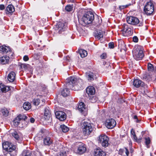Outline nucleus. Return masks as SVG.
Here are the masks:
<instances>
[{
	"label": "nucleus",
	"mask_w": 156,
	"mask_h": 156,
	"mask_svg": "<svg viewBox=\"0 0 156 156\" xmlns=\"http://www.w3.org/2000/svg\"><path fill=\"white\" fill-rule=\"evenodd\" d=\"M83 84V80L75 76H71L67 78L66 80V86L67 88L62 90L61 95L63 97H66L69 95V89L74 90L73 87L79 86L80 88Z\"/></svg>",
	"instance_id": "nucleus-1"
},
{
	"label": "nucleus",
	"mask_w": 156,
	"mask_h": 156,
	"mask_svg": "<svg viewBox=\"0 0 156 156\" xmlns=\"http://www.w3.org/2000/svg\"><path fill=\"white\" fill-rule=\"evenodd\" d=\"M143 48L140 46L135 47L133 51V56L136 60H141L144 56Z\"/></svg>",
	"instance_id": "nucleus-2"
},
{
	"label": "nucleus",
	"mask_w": 156,
	"mask_h": 156,
	"mask_svg": "<svg viewBox=\"0 0 156 156\" xmlns=\"http://www.w3.org/2000/svg\"><path fill=\"white\" fill-rule=\"evenodd\" d=\"M93 124L89 120L84 121L82 124V131L83 134L88 135L93 131Z\"/></svg>",
	"instance_id": "nucleus-3"
},
{
	"label": "nucleus",
	"mask_w": 156,
	"mask_h": 156,
	"mask_svg": "<svg viewBox=\"0 0 156 156\" xmlns=\"http://www.w3.org/2000/svg\"><path fill=\"white\" fill-rule=\"evenodd\" d=\"M94 14L90 11L87 12L84 14L82 18V21L85 24H91L94 19Z\"/></svg>",
	"instance_id": "nucleus-4"
},
{
	"label": "nucleus",
	"mask_w": 156,
	"mask_h": 156,
	"mask_svg": "<svg viewBox=\"0 0 156 156\" xmlns=\"http://www.w3.org/2000/svg\"><path fill=\"white\" fill-rule=\"evenodd\" d=\"M126 20L129 24L133 25H137L139 27L143 26L142 23L140 22L139 19L136 17L133 16H129L126 18Z\"/></svg>",
	"instance_id": "nucleus-5"
},
{
	"label": "nucleus",
	"mask_w": 156,
	"mask_h": 156,
	"mask_svg": "<svg viewBox=\"0 0 156 156\" xmlns=\"http://www.w3.org/2000/svg\"><path fill=\"white\" fill-rule=\"evenodd\" d=\"M121 31L123 35L124 36H129L132 33L131 28L126 24H124L122 26Z\"/></svg>",
	"instance_id": "nucleus-6"
},
{
	"label": "nucleus",
	"mask_w": 156,
	"mask_h": 156,
	"mask_svg": "<svg viewBox=\"0 0 156 156\" xmlns=\"http://www.w3.org/2000/svg\"><path fill=\"white\" fill-rule=\"evenodd\" d=\"M144 11L147 15H151L154 11V6L153 4L151 2H147L144 8Z\"/></svg>",
	"instance_id": "nucleus-7"
},
{
	"label": "nucleus",
	"mask_w": 156,
	"mask_h": 156,
	"mask_svg": "<svg viewBox=\"0 0 156 156\" xmlns=\"http://www.w3.org/2000/svg\"><path fill=\"white\" fill-rule=\"evenodd\" d=\"M108 138L105 135H101L99 137V143L103 147H107L108 145Z\"/></svg>",
	"instance_id": "nucleus-8"
},
{
	"label": "nucleus",
	"mask_w": 156,
	"mask_h": 156,
	"mask_svg": "<svg viewBox=\"0 0 156 156\" xmlns=\"http://www.w3.org/2000/svg\"><path fill=\"white\" fill-rule=\"evenodd\" d=\"M115 121L112 118L107 119L105 121V125L108 129H112L116 125Z\"/></svg>",
	"instance_id": "nucleus-9"
},
{
	"label": "nucleus",
	"mask_w": 156,
	"mask_h": 156,
	"mask_svg": "<svg viewBox=\"0 0 156 156\" xmlns=\"http://www.w3.org/2000/svg\"><path fill=\"white\" fill-rule=\"evenodd\" d=\"M2 147L4 150L5 151H14L16 149L15 146L12 145L11 144H9V142L8 141L3 143Z\"/></svg>",
	"instance_id": "nucleus-10"
},
{
	"label": "nucleus",
	"mask_w": 156,
	"mask_h": 156,
	"mask_svg": "<svg viewBox=\"0 0 156 156\" xmlns=\"http://www.w3.org/2000/svg\"><path fill=\"white\" fill-rule=\"evenodd\" d=\"M56 26L57 29L55 30H56L59 34H61L64 31L66 27L65 23L61 22H58Z\"/></svg>",
	"instance_id": "nucleus-11"
},
{
	"label": "nucleus",
	"mask_w": 156,
	"mask_h": 156,
	"mask_svg": "<svg viewBox=\"0 0 156 156\" xmlns=\"http://www.w3.org/2000/svg\"><path fill=\"white\" fill-rule=\"evenodd\" d=\"M55 115L56 118L60 121H63L66 118V114L63 111H57L55 112Z\"/></svg>",
	"instance_id": "nucleus-12"
},
{
	"label": "nucleus",
	"mask_w": 156,
	"mask_h": 156,
	"mask_svg": "<svg viewBox=\"0 0 156 156\" xmlns=\"http://www.w3.org/2000/svg\"><path fill=\"white\" fill-rule=\"evenodd\" d=\"M133 84L136 88H139L140 87H145L146 86L145 83L139 79H134L133 81Z\"/></svg>",
	"instance_id": "nucleus-13"
},
{
	"label": "nucleus",
	"mask_w": 156,
	"mask_h": 156,
	"mask_svg": "<svg viewBox=\"0 0 156 156\" xmlns=\"http://www.w3.org/2000/svg\"><path fill=\"white\" fill-rule=\"evenodd\" d=\"M78 108L79 111L84 115L86 114L87 109L84 103L83 102L80 103L78 105Z\"/></svg>",
	"instance_id": "nucleus-14"
},
{
	"label": "nucleus",
	"mask_w": 156,
	"mask_h": 156,
	"mask_svg": "<svg viewBox=\"0 0 156 156\" xmlns=\"http://www.w3.org/2000/svg\"><path fill=\"white\" fill-rule=\"evenodd\" d=\"M94 156H105L106 153L99 148H98L94 150Z\"/></svg>",
	"instance_id": "nucleus-15"
},
{
	"label": "nucleus",
	"mask_w": 156,
	"mask_h": 156,
	"mask_svg": "<svg viewBox=\"0 0 156 156\" xmlns=\"http://www.w3.org/2000/svg\"><path fill=\"white\" fill-rule=\"evenodd\" d=\"M86 148L85 145L82 143H80L77 149V152L80 154H82L85 152Z\"/></svg>",
	"instance_id": "nucleus-16"
},
{
	"label": "nucleus",
	"mask_w": 156,
	"mask_h": 156,
	"mask_svg": "<svg viewBox=\"0 0 156 156\" xmlns=\"http://www.w3.org/2000/svg\"><path fill=\"white\" fill-rule=\"evenodd\" d=\"M44 118L47 120H51V113L48 107L45 108Z\"/></svg>",
	"instance_id": "nucleus-17"
},
{
	"label": "nucleus",
	"mask_w": 156,
	"mask_h": 156,
	"mask_svg": "<svg viewBox=\"0 0 156 156\" xmlns=\"http://www.w3.org/2000/svg\"><path fill=\"white\" fill-rule=\"evenodd\" d=\"M10 51V48L9 47L3 45L0 46V53L4 54L9 52Z\"/></svg>",
	"instance_id": "nucleus-18"
},
{
	"label": "nucleus",
	"mask_w": 156,
	"mask_h": 156,
	"mask_svg": "<svg viewBox=\"0 0 156 156\" xmlns=\"http://www.w3.org/2000/svg\"><path fill=\"white\" fill-rule=\"evenodd\" d=\"M95 92V89L93 86H89L86 89V92L89 95H93Z\"/></svg>",
	"instance_id": "nucleus-19"
},
{
	"label": "nucleus",
	"mask_w": 156,
	"mask_h": 156,
	"mask_svg": "<svg viewBox=\"0 0 156 156\" xmlns=\"http://www.w3.org/2000/svg\"><path fill=\"white\" fill-rule=\"evenodd\" d=\"M16 74L15 72L12 71L9 73L8 76V79L10 82L14 81L15 79Z\"/></svg>",
	"instance_id": "nucleus-20"
},
{
	"label": "nucleus",
	"mask_w": 156,
	"mask_h": 156,
	"mask_svg": "<svg viewBox=\"0 0 156 156\" xmlns=\"http://www.w3.org/2000/svg\"><path fill=\"white\" fill-rule=\"evenodd\" d=\"M44 144L45 145L50 146L52 143V140L50 137L46 136L43 139Z\"/></svg>",
	"instance_id": "nucleus-21"
},
{
	"label": "nucleus",
	"mask_w": 156,
	"mask_h": 156,
	"mask_svg": "<svg viewBox=\"0 0 156 156\" xmlns=\"http://www.w3.org/2000/svg\"><path fill=\"white\" fill-rule=\"evenodd\" d=\"M103 31L101 30L96 31L95 32L94 37L96 39L99 40L103 37Z\"/></svg>",
	"instance_id": "nucleus-22"
},
{
	"label": "nucleus",
	"mask_w": 156,
	"mask_h": 156,
	"mask_svg": "<svg viewBox=\"0 0 156 156\" xmlns=\"http://www.w3.org/2000/svg\"><path fill=\"white\" fill-rule=\"evenodd\" d=\"M9 59V57L7 56L0 57V63L2 64H6L8 62Z\"/></svg>",
	"instance_id": "nucleus-23"
},
{
	"label": "nucleus",
	"mask_w": 156,
	"mask_h": 156,
	"mask_svg": "<svg viewBox=\"0 0 156 156\" xmlns=\"http://www.w3.org/2000/svg\"><path fill=\"white\" fill-rule=\"evenodd\" d=\"M15 11V8L14 6L12 5H9L6 8V14L13 12Z\"/></svg>",
	"instance_id": "nucleus-24"
},
{
	"label": "nucleus",
	"mask_w": 156,
	"mask_h": 156,
	"mask_svg": "<svg viewBox=\"0 0 156 156\" xmlns=\"http://www.w3.org/2000/svg\"><path fill=\"white\" fill-rule=\"evenodd\" d=\"M10 90L9 87L5 86L2 83H0V92H6Z\"/></svg>",
	"instance_id": "nucleus-25"
},
{
	"label": "nucleus",
	"mask_w": 156,
	"mask_h": 156,
	"mask_svg": "<svg viewBox=\"0 0 156 156\" xmlns=\"http://www.w3.org/2000/svg\"><path fill=\"white\" fill-rule=\"evenodd\" d=\"M47 133L46 130L44 128H41L38 133V136L39 138H42L43 136L46 135Z\"/></svg>",
	"instance_id": "nucleus-26"
},
{
	"label": "nucleus",
	"mask_w": 156,
	"mask_h": 156,
	"mask_svg": "<svg viewBox=\"0 0 156 156\" xmlns=\"http://www.w3.org/2000/svg\"><path fill=\"white\" fill-rule=\"evenodd\" d=\"M95 75L91 72H87L86 74V77L89 80H92L94 79Z\"/></svg>",
	"instance_id": "nucleus-27"
},
{
	"label": "nucleus",
	"mask_w": 156,
	"mask_h": 156,
	"mask_svg": "<svg viewBox=\"0 0 156 156\" xmlns=\"http://www.w3.org/2000/svg\"><path fill=\"white\" fill-rule=\"evenodd\" d=\"M79 53L82 58L85 57L87 55V52L86 50L82 49L79 50Z\"/></svg>",
	"instance_id": "nucleus-28"
},
{
	"label": "nucleus",
	"mask_w": 156,
	"mask_h": 156,
	"mask_svg": "<svg viewBox=\"0 0 156 156\" xmlns=\"http://www.w3.org/2000/svg\"><path fill=\"white\" fill-rule=\"evenodd\" d=\"M23 108L26 110H28L30 109L31 107V105L28 102H26L24 103L23 105Z\"/></svg>",
	"instance_id": "nucleus-29"
},
{
	"label": "nucleus",
	"mask_w": 156,
	"mask_h": 156,
	"mask_svg": "<svg viewBox=\"0 0 156 156\" xmlns=\"http://www.w3.org/2000/svg\"><path fill=\"white\" fill-rule=\"evenodd\" d=\"M60 128L62 131L64 133H66L69 130L68 127L64 125H61L60 126Z\"/></svg>",
	"instance_id": "nucleus-30"
},
{
	"label": "nucleus",
	"mask_w": 156,
	"mask_h": 156,
	"mask_svg": "<svg viewBox=\"0 0 156 156\" xmlns=\"http://www.w3.org/2000/svg\"><path fill=\"white\" fill-rule=\"evenodd\" d=\"M31 153L27 150H24L21 154V156H30Z\"/></svg>",
	"instance_id": "nucleus-31"
},
{
	"label": "nucleus",
	"mask_w": 156,
	"mask_h": 156,
	"mask_svg": "<svg viewBox=\"0 0 156 156\" xmlns=\"http://www.w3.org/2000/svg\"><path fill=\"white\" fill-rule=\"evenodd\" d=\"M73 5H67L65 7V10L68 12L71 11L73 9Z\"/></svg>",
	"instance_id": "nucleus-32"
},
{
	"label": "nucleus",
	"mask_w": 156,
	"mask_h": 156,
	"mask_svg": "<svg viewBox=\"0 0 156 156\" xmlns=\"http://www.w3.org/2000/svg\"><path fill=\"white\" fill-rule=\"evenodd\" d=\"M1 111L3 115L5 116H6L8 115L9 111L6 108H3L1 109Z\"/></svg>",
	"instance_id": "nucleus-33"
},
{
	"label": "nucleus",
	"mask_w": 156,
	"mask_h": 156,
	"mask_svg": "<svg viewBox=\"0 0 156 156\" xmlns=\"http://www.w3.org/2000/svg\"><path fill=\"white\" fill-rule=\"evenodd\" d=\"M33 103L35 105H38L40 103V100L38 98L34 99L33 100Z\"/></svg>",
	"instance_id": "nucleus-34"
},
{
	"label": "nucleus",
	"mask_w": 156,
	"mask_h": 156,
	"mask_svg": "<svg viewBox=\"0 0 156 156\" xmlns=\"http://www.w3.org/2000/svg\"><path fill=\"white\" fill-rule=\"evenodd\" d=\"M58 156H66L67 153L66 151L64 150L61 151L58 154Z\"/></svg>",
	"instance_id": "nucleus-35"
},
{
	"label": "nucleus",
	"mask_w": 156,
	"mask_h": 156,
	"mask_svg": "<svg viewBox=\"0 0 156 156\" xmlns=\"http://www.w3.org/2000/svg\"><path fill=\"white\" fill-rule=\"evenodd\" d=\"M144 78L147 81H150L151 80V76L147 73L146 74L144 75Z\"/></svg>",
	"instance_id": "nucleus-36"
},
{
	"label": "nucleus",
	"mask_w": 156,
	"mask_h": 156,
	"mask_svg": "<svg viewBox=\"0 0 156 156\" xmlns=\"http://www.w3.org/2000/svg\"><path fill=\"white\" fill-rule=\"evenodd\" d=\"M148 69L149 71H152L154 70V66L151 63H149L147 65Z\"/></svg>",
	"instance_id": "nucleus-37"
},
{
	"label": "nucleus",
	"mask_w": 156,
	"mask_h": 156,
	"mask_svg": "<svg viewBox=\"0 0 156 156\" xmlns=\"http://www.w3.org/2000/svg\"><path fill=\"white\" fill-rule=\"evenodd\" d=\"M12 136L15 138L16 140H18L19 138V136L18 135L16 131H14L12 133Z\"/></svg>",
	"instance_id": "nucleus-38"
},
{
	"label": "nucleus",
	"mask_w": 156,
	"mask_h": 156,
	"mask_svg": "<svg viewBox=\"0 0 156 156\" xmlns=\"http://www.w3.org/2000/svg\"><path fill=\"white\" fill-rule=\"evenodd\" d=\"M145 144L147 146V148H148L149 147V144H150L151 142L150 139L149 137L146 138H145Z\"/></svg>",
	"instance_id": "nucleus-39"
},
{
	"label": "nucleus",
	"mask_w": 156,
	"mask_h": 156,
	"mask_svg": "<svg viewBox=\"0 0 156 156\" xmlns=\"http://www.w3.org/2000/svg\"><path fill=\"white\" fill-rule=\"evenodd\" d=\"M20 121L18 119H17V118H16V119L13 121L14 125L16 126H17L20 123Z\"/></svg>",
	"instance_id": "nucleus-40"
},
{
	"label": "nucleus",
	"mask_w": 156,
	"mask_h": 156,
	"mask_svg": "<svg viewBox=\"0 0 156 156\" xmlns=\"http://www.w3.org/2000/svg\"><path fill=\"white\" fill-rule=\"evenodd\" d=\"M98 115L99 117H103L105 115V112L104 110L99 111L98 113Z\"/></svg>",
	"instance_id": "nucleus-41"
},
{
	"label": "nucleus",
	"mask_w": 156,
	"mask_h": 156,
	"mask_svg": "<svg viewBox=\"0 0 156 156\" xmlns=\"http://www.w3.org/2000/svg\"><path fill=\"white\" fill-rule=\"evenodd\" d=\"M9 53L8 55L9 56H8L9 57V58H12L14 57V53L12 51H11V49H10V51H9Z\"/></svg>",
	"instance_id": "nucleus-42"
},
{
	"label": "nucleus",
	"mask_w": 156,
	"mask_h": 156,
	"mask_svg": "<svg viewBox=\"0 0 156 156\" xmlns=\"http://www.w3.org/2000/svg\"><path fill=\"white\" fill-rule=\"evenodd\" d=\"M103 64L106 67L109 68V67H110V65L108 62H104L103 63Z\"/></svg>",
	"instance_id": "nucleus-43"
},
{
	"label": "nucleus",
	"mask_w": 156,
	"mask_h": 156,
	"mask_svg": "<svg viewBox=\"0 0 156 156\" xmlns=\"http://www.w3.org/2000/svg\"><path fill=\"white\" fill-rule=\"evenodd\" d=\"M108 47L111 48H113L114 47V44L112 42H111L108 44Z\"/></svg>",
	"instance_id": "nucleus-44"
},
{
	"label": "nucleus",
	"mask_w": 156,
	"mask_h": 156,
	"mask_svg": "<svg viewBox=\"0 0 156 156\" xmlns=\"http://www.w3.org/2000/svg\"><path fill=\"white\" fill-rule=\"evenodd\" d=\"M24 116L23 115H19L16 118L17 119H18L20 121L21 120H23V117Z\"/></svg>",
	"instance_id": "nucleus-45"
},
{
	"label": "nucleus",
	"mask_w": 156,
	"mask_h": 156,
	"mask_svg": "<svg viewBox=\"0 0 156 156\" xmlns=\"http://www.w3.org/2000/svg\"><path fill=\"white\" fill-rule=\"evenodd\" d=\"M100 57L101 59H105L107 57V54L105 53H103L100 56Z\"/></svg>",
	"instance_id": "nucleus-46"
},
{
	"label": "nucleus",
	"mask_w": 156,
	"mask_h": 156,
	"mask_svg": "<svg viewBox=\"0 0 156 156\" xmlns=\"http://www.w3.org/2000/svg\"><path fill=\"white\" fill-rule=\"evenodd\" d=\"M133 41L134 42H137L138 41V39L137 36H135L133 38Z\"/></svg>",
	"instance_id": "nucleus-47"
},
{
	"label": "nucleus",
	"mask_w": 156,
	"mask_h": 156,
	"mask_svg": "<svg viewBox=\"0 0 156 156\" xmlns=\"http://www.w3.org/2000/svg\"><path fill=\"white\" fill-rule=\"evenodd\" d=\"M15 150L12 151V152H10V154L11 155V156H16V153Z\"/></svg>",
	"instance_id": "nucleus-48"
},
{
	"label": "nucleus",
	"mask_w": 156,
	"mask_h": 156,
	"mask_svg": "<svg viewBox=\"0 0 156 156\" xmlns=\"http://www.w3.org/2000/svg\"><path fill=\"white\" fill-rule=\"evenodd\" d=\"M29 59V58L27 55H25L23 57V60L24 61H28Z\"/></svg>",
	"instance_id": "nucleus-49"
},
{
	"label": "nucleus",
	"mask_w": 156,
	"mask_h": 156,
	"mask_svg": "<svg viewBox=\"0 0 156 156\" xmlns=\"http://www.w3.org/2000/svg\"><path fill=\"white\" fill-rule=\"evenodd\" d=\"M131 136L135 135V131L133 129L131 130Z\"/></svg>",
	"instance_id": "nucleus-50"
},
{
	"label": "nucleus",
	"mask_w": 156,
	"mask_h": 156,
	"mask_svg": "<svg viewBox=\"0 0 156 156\" xmlns=\"http://www.w3.org/2000/svg\"><path fill=\"white\" fill-rule=\"evenodd\" d=\"M21 68H23L24 69H26L27 68V65L26 64H22L21 65Z\"/></svg>",
	"instance_id": "nucleus-51"
},
{
	"label": "nucleus",
	"mask_w": 156,
	"mask_h": 156,
	"mask_svg": "<svg viewBox=\"0 0 156 156\" xmlns=\"http://www.w3.org/2000/svg\"><path fill=\"white\" fill-rule=\"evenodd\" d=\"M133 138L134 141L137 142V139L136 134L131 136Z\"/></svg>",
	"instance_id": "nucleus-52"
},
{
	"label": "nucleus",
	"mask_w": 156,
	"mask_h": 156,
	"mask_svg": "<svg viewBox=\"0 0 156 156\" xmlns=\"http://www.w3.org/2000/svg\"><path fill=\"white\" fill-rule=\"evenodd\" d=\"M5 9V6L4 5L2 4L0 5V9L3 10Z\"/></svg>",
	"instance_id": "nucleus-53"
},
{
	"label": "nucleus",
	"mask_w": 156,
	"mask_h": 156,
	"mask_svg": "<svg viewBox=\"0 0 156 156\" xmlns=\"http://www.w3.org/2000/svg\"><path fill=\"white\" fill-rule=\"evenodd\" d=\"M133 118L134 119L136 120L135 121L136 122H139V121L138 120L136 115H134Z\"/></svg>",
	"instance_id": "nucleus-54"
},
{
	"label": "nucleus",
	"mask_w": 156,
	"mask_h": 156,
	"mask_svg": "<svg viewBox=\"0 0 156 156\" xmlns=\"http://www.w3.org/2000/svg\"><path fill=\"white\" fill-rule=\"evenodd\" d=\"M126 7V6L124 5L119 6V9L121 10Z\"/></svg>",
	"instance_id": "nucleus-55"
},
{
	"label": "nucleus",
	"mask_w": 156,
	"mask_h": 156,
	"mask_svg": "<svg viewBox=\"0 0 156 156\" xmlns=\"http://www.w3.org/2000/svg\"><path fill=\"white\" fill-rule=\"evenodd\" d=\"M30 121L32 123H34L35 121L34 119L33 118H31L30 119Z\"/></svg>",
	"instance_id": "nucleus-56"
},
{
	"label": "nucleus",
	"mask_w": 156,
	"mask_h": 156,
	"mask_svg": "<svg viewBox=\"0 0 156 156\" xmlns=\"http://www.w3.org/2000/svg\"><path fill=\"white\" fill-rule=\"evenodd\" d=\"M125 148L126 150V151L125 152L127 156H128L129 154V151L126 148Z\"/></svg>",
	"instance_id": "nucleus-57"
},
{
	"label": "nucleus",
	"mask_w": 156,
	"mask_h": 156,
	"mask_svg": "<svg viewBox=\"0 0 156 156\" xmlns=\"http://www.w3.org/2000/svg\"><path fill=\"white\" fill-rule=\"evenodd\" d=\"M23 115L24 116V117H23V120L25 121L27 119V117L25 115L23 114Z\"/></svg>",
	"instance_id": "nucleus-58"
},
{
	"label": "nucleus",
	"mask_w": 156,
	"mask_h": 156,
	"mask_svg": "<svg viewBox=\"0 0 156 156\" xmlns=\"http://www.w3.org/2000/svg\"><path fill=\"white\" fill-rule=\"evenodd\" d=\"M123 153V150L122 149H120V150L119 151V154H122Z\"/></svg>",
	"instance_id": "nucleus-59"
},
{
	"label": "nucleus",
	"mask_w": 156,
	"mask_h": 156,
	"mask_svg": "<svg viewBox=\"0 0 156 156\" xmlns=\"http://www.w3.org/2000/svg\"><path fill=\"white\" fill-rule=\"evenodd\" d=\"M69 2H74V0H68Z\"/></svg>",
	"instance_id": "nucleus-60"
},
{
	"label": "nucleus",
	"mask_w": 156,
	"mask_h": 156,
	"mask_svg": "<svg viewBox=\"0 0 156 156\" xmlns=\"http://www.w3.org/2000/svg\"><path fill=\"white\" fill-rule=\"evenodd\" d=\"M79 90L78 89H75V90Z\"/></svg>",
	"instance_id": "nucleus-61"
},
{
	"label": "nucleus",
	"mask_w": 156,
	"mask_h": 156,
	"mask_svg": "<svg viewBox=\"0 0 156 156\" xmlns=\"http://www.w3.org/2000/svg\"><path fill=\"white\" fill-rule=\"evenodd\" d=\"M151 156H152V155L151 154Z\"/></svg>",
	"instance_id": "nucleus-62"
},
{
	"label": "nucleus",
	"mask_w": 156,
	"mask_h": 156,
	"mask_svg": "<svg viewBox=\"0 0 156 156\" xmlns=\"http://www.w3.org/2000/svg\"><path fill=\"white\" fill-rule=\"evenodd\" d=\"M155 123L156 124V121L155 122Z\"/></svg>",
	"instance_id": "nucleus-63"
}]
</instances>
